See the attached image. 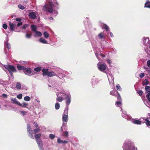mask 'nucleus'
<instances>
[{
	"label": "nucleus",
	"mask_w": 150,
	"mask_h": 150,
	"mask_svg": "<svg viewBox=\"0 0 150 150\" xmlns=\"http://www.w3.org/2000/svg\"><path fill=\"white\" fill-rule=\"evenodd\" d=\"M42 75L44 76L48 71V69H42Z\"/></svg>",
	"instance_id": "412c9836"
},
{
	"label": "nucleus",
	"mask_w": 150,
	"mask_h": 150,
	"mask_svg": "<svg viewBox=\"0 0 150 150\" xmlns=\"http://www.w3.org/2000/svg\"><path fill=\"white\" fill-rule=\"evenodd\" d=\"M31 34L26 33V37L27 38H30L31 37Z\"/></svg>",
	"instance_id": "de8ad7c7"
},
{
	"label": "nucleus",
	"mask_w": 150,
	"mask_h": 150,
	"mask_svg": "<svg viewBox=\"0 0 150 150\" xmlns=\"http://www.w3.org/2000/svg\"><path fill=\"white\" fill-rule=\"evenodd\" d=\"M19 105L22 107L26 108V106L28 105V104L25 102H23L22 104L20 103V105Z\"/></svg>",
	"instance_id": "393cba45"
},
{
	"label": "nucleus",
	"mask_w": 150,
	"mask_h": 150,
	"mask_svg": "<svg viewBox=\"0 0 150 150\" xmlns=\"http://www.w3.org/2000/svg\"><path fill=\"white\" fill-rule=\"evenodd\" d=\"M24 100L25 101H28L30 100V98L28 96H26L24 98Z\"/></svg>",
	"instance_id": "c756f323"
},
{
	"label": "nucleus",
	"mask_w": 150,
	"mask_h": 150,
	"mask_svg": "<svg viewBox=\"0 0 150 150\" xmlns=\"http://www.w3.org/2000/svg\"><path fill=\"white\" fill-rule=\"evenodd\" d=\"M28 26L29 25L28 24H25L22 27V28H23L25 29L27 28Z\"/></svg>",
	"instance_id": "c03bdc74"
},
{
	"label": "nucleus",
	"mask_w": 150,
	"mask_h": 150,
	"mask_svg": "<svg viewBox=\"0 0 150 150\" xmlns=\"http://www.w3.org/2000/svg\"><path fill=\"white\" fill-rule=\"evenodd\" d=\"M107 77L110 84L111 85L112 84L114 86V78L113 77L112 75L110 73L108 74H107Z\"/></svg>",
	"instance_id": "1a4fd4ad"
},
{
	"label": "nucleus",
	"mask_w": 150,
	"mask_h": 150,
	"mask_svg": "<svg viewBox=\"0 0 150 150\" xmlns=\"http://www.w3.org/2000/svg\"><path fill=\"white\" fill-rule=\"evenodd\" d=\"M16 21H17L20 22L21 21V19L19 18H17L16 19Z\"/></svg>",
	"instance_id": "052dcab7"
},
{
	"label": "nucleus",
	"mask_w": 150,
	"mask_h": 150,
	"mask_svg": "<svg viewBox=\"0 0 150 150\" xmlns=\"http://www.w3.org/2000/svg\"><path fill=\"white\" fill-rule=\"evenodd\" d=\"M0 64L1 65V67L4 69V67L8 70L9 72L16 71L15 67L13 66L10 65H4L1 63Z\"/></svg>",
	"instance_id": "7ed1b4c3"
},
{
	"label": "nucleus",
	"mask_w": 150,
	"mask_h": 150,
	"mask_svg": "<svg viewBox=\"0 0 150 150\" xmlns=\"http://www.w3.org/2000/svg\"><path fill=\"white\" fill-rule=\"evenodd\" d=\"M116 87H117V89L118 90H120L121 88H120V85L119 84H117V85Z\"/></svg>",
	"instance_id": "8fccbe9b"
},
{
	"label": "nucleus",
	"mask_w": 150,
	"mask_h": 150,
	"mask_svg": "<svg viewBox=\"0 0 150 150\" xmlns=\"http://www.w3.org/2000/svg\"><path fill=\"white\" fill-rule=\"evenodd\" d=\"M41 67H38L34 69V70L35 71L39 72L41 71Z\"/></svg>",
	"instance_id": "c85d7f7f"
},
{
	"label": "nucleus",
	"mask_w": 150,
	"mask_h": 150,
	"mask_svg": "<svg viewBox=\"0 0 150 150\" xmlns=\"http://www.w3.org/2000/svg\"><path fill=\"white\" fill-rule=\"evenodd\" d=\"M43 10L50 13L52 12H53V10L52 4H50L45 5L43 7Z\"/></svg>",
	"instance_id": "423d86ee"
},
{
	"label": "nucleus",
	"mask_w": 150,
	"mask_h": 150,
	"mask_svg": "<svg viewBox=\"0 0 150 150\" xmlns=\"http://www.w3.org/2000/svg\"><path fill=\"white\" fill-rule=\"evenodd\" d=\"M98 37L100 39H104L105 38V35L104 33H101L98 35Z\"/></svg>",
	"instance_id": "6ab92c4d"
},
{
	"label": "nucleus",
	"mask_w": 150,
	"mask_h": 150,
	"mask_svg": "<svg viewBox=\"0 0 150 150\" xmlns=\"http://www.w3.org/2000/svg\"><path fill=\"white\" fill-rule=\"evenodd\" d=\"M149 38L148 37H144L143 38V44L144 45L147 44L149 41Z\"/></svg>",
	"instance_id": "2eb2a0df"
},
{
	"label": "nucleus",
	"mask_w": 150,
	"mask_h": 150,
	"mask_svg": "<svg viewBox=\"0 0 150 150\" xmlns=\"http://www.w3.org/2000/svg\"><path fill=\"white\" fill-rule=\"evenodd\" d=\"M68 133L67 131L65 132L64 134V136H66L67 137L68 136Z\"/></svg>",
	"instance_id": "864d4df0"
},
{
	"label": "nucleus",
	"mask_w": 150,
	"mask_h": 150,
	"mask_svg": "<svg viewBox=\"0 0 150 150\" xmlns=\"http://www.w3.org/2000/svg\"><path fill=\"white\" fill-rule=\"evenodd\" d=\"M100 55L101 57H105V55L102 54H100Z\"/></svg>",
	"instance_id": "774afa93"
},
{
	"label": "nucleus",
	"mask_w": 150,
	"mask_h": 150,
	"mask_svg": "<svg viewBox=\"0 0 150 150\" xmlns=\"http://www.w3.org/2000/svg\"><path fill=\"white\" fill-rule=\"evenodd\" d=\"M103 28L105 29L107 31H108L109 30L108 26L106 25H104L103 27Z\"/></svg>",
	"instance_id": "e433bc0d"
},
{
	"label": "nucleus",
	"mask_w": 150,
	"mask_h": 150,
	"mask_svg": "<svg viewBox=\"0 0 150 150\" xmlns=\"http://www.w3.org/2000/svg\"><path fill=\"white\" fill-rule=\"evenodd\" d=\"M60 107V105L58 103H56L55 104V108L56 110L58 109Z\"/></svg>",
	"instance_id": "473e14b6"
},
{
	"label": "nucleus",
	"mask_w": 150,
	"mask_h": 150,
	"mask_svg": "<svg viewBox=\"0 0 150 150\" xmlns=\"http://www.w3.org/2000/svg\"><path fill=\"white\" fill-rule=\"evenodd\" d=\"M41 134H38L35 135V137L38 144L40 150H44L43 145L41 139H38L41 136Z\"/></svg>",
	"instance_id": "f03ea898"
},
{
	"label": "nucleus",
	"mask_w": 150,
	"mask_h": 150,
	"mask_svg": "<svg viewBox=\"0 0 150 150\" xmlns=\"http://www.w3.org/2000/svg\"><path fill=\"white\" fill-rule=\"evenodd\" d=\"M122 147L124 150H135L133 142L128 140L125 142Z\"/></svg>",
	"instance_id": "f257e3e1"
},
{
	"label": "nucleus",
	"mask_w": 150,
	"mask_h": 150,
	"mask_svg": "<svg viewBox=\"0 0 150 150\" xmlns=\"http://www.w3.org/2000/svg\"><path fill=\"white\" fill-rule=\"evenodd\" d=\"M31 28L32 30L34 32H35L37 31L36 30L37 29V28L35 25H31Z\"/></svg>",
	"instance_id": "5701e85b"
},
{
	"label": "nucleus",
	"mask_w": 150,
	"mask_h": 150,
	"mask_svg": "<svg viewBox=\"0 0 150 150\" xmlns=\"http://www.w3.org/2000/svg\"><path fill=\"white\" fill-rule=\"evenodd\" d=\"M16 21L14 22L13 23H10L9 26L11 30H13L14 29L15 26L16 25Z\"/></svg>",
	"instance_id": "4468645a"
},
{
	"label": "nucleus",
	"mask_w": 150,
	"mask_h": 150,
	"mask_svg": "<svg viewBox=\"0 0 150 150\" xmlns=\"http://www.w3.org/2000/svg\"><path fill=\"white\" fill-rule=\"evenodd\" d=\"M57 143L59 144L63 143V141H62L60 138H58L57 139Z\"/></svg>",
	"instance_id": "ea45409f"
},
{
	"label": "nucleus",
	"mask_w": 150,
	"mask_h": 150,
	"mask_svg": "<svg viewBox=\"0 0 150 150\" xmlns=\"http://www.w3.org/2000/svg\"><path fill=\"white\" fill-rule=\"evenodd\" d=\"M22 94H19L17 96V98L19 99H21L22 98Z\"/></svg>",
	"instance_id": "a19ab883"
},
{
	"label": "nucleus",
	"mask_w": 150,
	"mask_h": 150,
	"mask_svg": "<svg viewBox=\"0 0 150 150\" xmlns=\"http://www.w3.org/2000/svg\"><path fill=\"white\" fill-rule=\"evenodd\" d=\"M68 109H65L64 110V113L63 114L62 120L63 122H67L68 120Z\"/></svg>",
	"instance_id": "0eeeda50"
},
{
	"label": "nucleus",
	"mask_w": 150,
	"mask_h": 150,
	"mask_svg": "<svg viewBox=\"0 0 150 150\" xmlns=\"http://www.w3.org/2000/svg\"><path fill=\"white\" fill-rule=\"evenodd\" d=\"M40 131V128H38L37 129H34L33 132V133H36L39 132Z\"/></svg>",
	"instance_id": "2f4dec72"
},
{
	"label": "nucleus",
	"mask_w": 150,
	"mask_h": 150,
	"mask_svg": "<svg viewBox=\"0 0 150 150\" xmlns=\"http://www.w3.org/2000/svg\"><path fill=\"white\" fill-rule=\"evenodd\" d=\"M95 54L96 55V57L97 58H98V59H99V58H98V53L97 52L95 53Z\"/></svg>",
	"instance_id": "338daca9"
},
{
	"label": "nucleus",
	"mask_w": 150,
	"mask_h": 150,
	"mask_svg": "<svg viewBox=\"0 0 150 150\" xmlns=\"http://www.w3.org/2000/svg\"><path fill=\"white\" fill-rule=\"evenodd\" d=\"M146 71L147 72L148 74L150 75V69L149 68L147 69V70H146Z\"/></svg>",
	"instance_id": "bf43d9fd"
},
{
	"label": "nucleus",
	"mask_w": 150,
	"mask_h": 150,
	"mask_svg": "<svg viewBox=\"0 0 150 150\" xmlns=\"http://www.w3.org/2000/svg\"><path fill=\"white\" fill-rule=\"evenodd\" d=\"M137 93L139 95L141 96L142 95L143 92L141 90H139L137 91Z\"/></svg>",
	"instance_id": "a18cd8bd"
},
{
	"label": "nucleus",
	"mask_w": 150,
	"mask_h": 150,
	"mask_svg": "<svg viewBox=\"0 0 150 150\" xmlns=\"http://www.w3.org/2000/svg\"><path fill=\"white\" fill-rule=\"evenodd\" d=\"M117 98L118 100L119 101L120 100V101H122V100H121V97H120V94L119 93H118V95L117 97Z\"/></svg>",
	"instance_id": "37998d69"
},
{
	"label": "nucleus",
	"mask_w": 150,
	"mask_h": 150,
	"mask_svg": "<svg viewBox=\"0 0 150 150\" xmlns=\"http://www.w3.org/2000/svg\"><path fill=\"white\" fill-rule=\"evenodd\" d=\"M61 94H63L64 95L65 94V91H62L60 92L57 93V100L59 102H61L64 99V98H63L62 97H58V96H62V95H61Z\"/></svg>",
	"instance_id": "6e6552de"
},
{
	"label": "nucleus",
	"mask_w": 150,
	"mask_h": 150,
	"mask_svg": "<svg viewBox=\"0 0 150 150\" xmlns=\"http://www.w3.org/2000/svg\"><path fill=\"white\" fill-rule=\"evenodd\" d=\"M146 91L148 92H150V87L149 86H146L145 88Z\"/></svg>",
	"instance_id": "c9c22d12"
},
{
	"label": "nucleus",
	"mask_w": 150,
	"mask_h": 150,
	"mask_svg": "<svg viewBox=\"0 0 150 150\" xmlns=\"http://www.w3.org/2000/svg\"><path fill=\"white\" fill-rule=\"evenodd\" d=\"M50 138L52 139H54L55 137V136L53 134H50L49 135Z\"/></svg>",
	"instance_id": "4c0bfd02"
},
{
	"label": "nucleus",
	"mask_w": 150,
	"mask_h": 150,
	"mask_svg": "<svg viewBox=\"0 0 150 150\" xmlns=\"http://www.w3.org/2000/svg\"><path fill=\"white\" fill-rule=\"evenodd\" d=\"M16 88L18 90L21 89V85L20 82L17 83L16 85Z\"/></svg>",
	"instance_id": "bb28decb"
},
{
	"label": "nucleus",
	"mask_w": 150,
	"mask_h": 150,
	"mask_svg": "<svg viewBox=\"0 0 150 150\" xmlns=\"http://www.w3.org/2000/svg\"><path fill=\"white\" fill-rule=\"evenodd\" d=\"M2 96H3V97L5 98H7V95L6 94H3L2 95Z\"/></svg>",
	"instance_id": "4d7b16f0"
},
{
	"label": "nucleus",
	"mask_w": 150,
	"mask_h": 150,
	"mask_svg": "<svg viewBox=\"0 0 150 150\" xmlns=\"http://www.w3.org/2000/svg\"><path fill=\"white\" fill-rule=\"evenodd\" d=\"M149 83V82L146 79H145L143 81V85H147Z\"/></svg>",
	"instance_id": "7c9ffc66"
},
{
	"label": "nucleus",
	"mask_w": 150,
	"mask_h": 150,
	"mask_svg": "<svg viewBox=\"0 0 150 150\" xmlns=\"http://www.w3.org/2000/svg\"><path fill=\"white\" fill-rule=\"evenodd\" d=\"M21 113L23 115H24L26 113V112L25 111H21Z\"/></svg>",
	"instance_id": "680f3d73"
},
{
	"label": "nucleus",
	"mask_w": 150,
	"mask_h": 150,
	"mask_svg": "<svg viewBox=\"0 0 150 150\" xmlns=\"http://www.w3.org/2000/svg\"><path fill=\"white\" fill-rule=\"evenodd\" d=\"M144 104L147 106H148V105H149L148 103H147V102L146 101H144Z\"/></svg>",
	"instance_id": "69168bd1"
},
{
	"label": "nucleus",
	"mask_w": 150,
	"mask_h": 150,
	"mask_svg": "<svg viewBox=\"0 0 150 150\" xmlns=\"http://www.w3.org/2000/svg\"><path fill=\"white\" fill-rule=\"evenodd\" d=\"M3 27L4 29H6L7 28V25L6 24H4L3 25Z\"/></svg>",
	"instance_id": "09e8293b"
},
{
	"label": "nucleus",
	"mask_w": 150,
	"mask_h": 150,
	"mask_svg": "<svg viewBox=\"0 0 150 150\" xmlns=\"http://www.w3.org/2000/svg\"><path fill=\"white\" fill-rule=\"evenodd\" d=\"M121 101H117L116 102V105L117 106H118L119 105H121L122 104V103Z\"/></svg>",
	"instance_id": "f704fd0d"
},
{
	"label": "nucleus",
	"mask_w": 150,
	"mask_h": 150,
	"mask_svg": "<svg viewBox=\"0 0 150 150\" xmlns=\"http://www.w3.org/2000/svg\"><path fill=\"white\" fill-rule=\"evenodd\" d=\"M43 34L45 38L47 39L49 38V35L47 32H44Z\"/></svg>",
	"instance_id": "4be33fe9"
},
{
	"label": "nucleus",
	"mask_w": 150,
	"mask_h": 150,
	"mask_svg": "<svg viewBox=\"0 0 150 150\" xmlns=\"http://www.w3.org/2000/svg\"><path fill=\"white\" fill-rule=\"evenodd\" d=\"M145 7L150 8V2L149 1H147L145 4Z\"/></svg>",
	"instance_id": "a878e982"
},
{
	"label": "nucleus",
	"mask_w": 150,
	"mask_h": 150,
	"mask_svg": "<svg viewBox=\"0 0 150 150\" xmlns=\"http://www.w3.org/2000/svg\"><path fill=\"white\" fill-rule=\"evenodd\" d=\"M35 33L36 35L38 36H41L42 35V34L40 32L36 31Z\"/></svg>",
	"instance_id": "cd10ccee"
},
{
	"label": "nucleus",
	"mask_w": 150,
	"mask_h": 150,
	"mask_svg": "<svg viewBox=\"0 0 150 150\" xmlns=\"http://www.w3.org/2000/svg\"><path fill=\"white\" fill-rule=\"evenodd\" d=\"M6 45L7 48L8 49L10 48V44H9L7 42H6Z\"/></svg>",
	"instance_id": "79ce46f5"
},
{
	"label": "nucleus",
	"mask_w": 150,
	"mask_h": 150,
	"mask_svg": "<svg viewBox=\"0 0 150 150\" xmlns=\"http://www.w3.org/2000/svg\"><path fill=\"white\" fill-rule=\"evenodd\" d=\"M27 131L29 132L30 134V135H29V136L33 139V134H32V132L31 131V128L30 126V125L29 124H28L27 125Z\"/></svg>",
	"instance_id": "f8f14e48"
},
{
	"label": "nucleus",
	"mask_w": 150,
	"mask_h": 150,
	"mask_svg": "<svg viewBox=\"0 0 150 150\" xmlns=\"http://www.w3.org/2000/svg\"><path fill=\"white\" fill-rule=\"evenodd\" d=\"M11 100L15 103L18 105H20V103L17 101L15 98H12L11 99Z\"/></svg>",
	"instance_id": "aec40b11"
},
{
	"label": "nucleus",
	"mask_w": 150,
	"mask_h": 150,
	"mask_svg": "<svg viewBox=\"0 0 150 150\" xmlns=\"http://www.w3.org/2000/svg\"><path fill=\"white\" fill-rule=\"evenodd\" d=\"M147 65L149 67H150V60H149L147 62Z\"/></svg>",
	"instance_id": "13d9d810"
},
{
	"label": "nucleus",
	"mask_w": 150,
	"mask_h": 150,
	"mask_svg": "<svg viewBox=\"0 0 150 150\" xmlns=\"http://www.w3.org/2000/svg\"><path fill=\"white\" fill-rule=\"evenodd\" d=\"M23 72L26 74H28L30 75H32L35 74V73L32 72L30 68H26L25 67Z\"/></svg>",
	"instance_id": "9d476101"
},
{
	"label": "nucleus",
	"mask_w": 150,
	"mask_h": 150,
	"mask_svg": "<svg viewBox=\"0 0 150 150\" xmlns=\"http://www.w3.org/2000/svg\"><path fill=\"white\" fill-rule=\"evenodd\" d=\"M97 65L99 70L106 74L107 73L106 71H105L107 68V66L105 64H101L100 62H99Z\"/></svg>",
	"instance_id": "20e7f679"
},
{
	"label": "nucleus",
	"mask_w": 150,
	"mask_h": 150,
	"mask_svg": "<svg viewBox=\"0 0 150 150\" xmlns=\"http://www.w3.org/2000/svg\"><path fill=\"white\" fill-rule=\"evenodd\" d=\"M106 61L109 65H110V64L111 63V61L109 59H107Z\"/></svg>",
	"instance_id": "603ef678"
},
{
	"label": "nucleus",
	"mask_w": 150,
	"mask_h": 150,
	"mask_svg": "<svg viewBox=\"0 0 150 150\" xmlns=\"http://www.w3.org/2000/svg\"><path fill=\"white\" fill-rule=\"evenodd\" d=\"M56 74L53 71H49V77H52L56 75Z\"/></svg>",
	"instance_id": "b1692460"
},
{
	"label": "nucleus",
	"mask_w": 150,
	"mask_h": 150,
	"mask_svg": "<svg viewBox=\"0 0 150 150\" xmlns=\"http://www.w3.org/2000/svg\"><path fill=\"white\" fill-rule=\"evenodd\" d=\"M17 68L18 70H23L24 71V69L25 68V67L23 66H21L19 64H17Z\"/></svg>",
	"instance_id": "f3484780"
},
{
	"label": "nucleus",
	"mask_w": 150,
	"mask_h": 150,
	"mask_svg": "<svg viewBox=\"0 0 150 150\" xmlns=\"http://www.w3.org/2000/svg\"><path fill=\"white\" fill-rule=\"evenodd\" d=\"M110 94L112 95H114V91H111L110 92Z\"/></svg>",
	"instance_id": "0e129e2a"
},
{
	"label": "nucleus",
	"mask_w": 150,
	"mask_h": 150,
	"mask_svg": "<svg viewBox=\"0 0 150 150\" xmlns=\"http://www.w3.org/2000/svg\"><path fill=\"white\" fill-rule=\"evenodd\" d=\"M144 120L145 121L143 122V123H144L145 122H146V125L147 126H150V121L147 118L145 119L144 118Z\"/></svg>",
	"instance_id": "a211bd4d"
},
{
	"label": "nucleus",
	"mask_w": 150,
	"mask_h": 150,
	"mask_svg": "<svg viewBox=\"0 0 150 150\" xmlns=\"http://www.w3.org/2000/svg\"><path fill=\"white\" fill-rule=\"evenodd\" d=\"M144 76V73H141L139 75V76L141 78L143 77Z\"/></svg>",
	"instance_id": "49530a36"
},
{
	"label": "nucleus",
	"mask_w": 150,
	"mask_h": 150,
	"mask_svg": "<svg viewBox=\"0 0 150 150\" xmlns=\"http://www.w3.org/2000/svg\"><path fill=\"white\" fill-rule=\"evenodd\" d=\"M22 24V22H20L18 23L17 25L18 27H19Z\"/></svg>",
	"instance_id": "6e6d98bb"
},
{
	"label": "nucleus",
	"mask_w": 150,
	"mask_h": 150,
	"mask_svg": "<svg viewBox=\"0 0 150 150\" xmlns=\"http://www.w3.org/2000/svg\"><path fill=\"white\" fill-rule=\"evenodd\" d=\"M59 78H61V77H62V78H63V77H64V76L62 74H59Z\"/></svg>",
	"instance_id": "e2e57ef3"
},
{
	"label": "nucleus",
	"mask_w": 150,
	"mask_h": 150,
	"mask_svg": "<svg viewBox=\"0 0 150 150\" xmlns=\"http://www.w3.org/2000/svg\"><path fill=\"white\" fill-rule=\"evenodd\" d=\"M18 7L19 8L22 10H23L25 9L24 6L21 4L18 5Z\"/></svg>",
	"instance_id": "72a5a7b5"
},
{
	"label": "nucleus",
	"mask_w": 150,
	"mask_h": 150,
	"mask_svg": "<svg viewBox=\"0 0 150 150\" xmlns=\"http://www.w3.org/2000/svg\"><path fill=\"white\" fill-rule=\"evenodd\" d=\"M65 97L64 99H66L65 103L66 105L67 106V108L68 109V106L70 104L71 101V96L70 94H65L64 95Z\"/></svg>",
	"instance_id": "39448f33"
},
{
	"label": "nucleus",
	"mask_w": 150,
	"mask_h": 150,
	"mask_svg": "<svg viewBox=\"0 0 150 150\" xmlns=\"http://www.w3.org/2000/svg\"><path fill=\"white\" fill-rule=\"evenodd\" d=\"M21 64H28L27 62L25 61H22L21 62Z\"/></svg>",
	"instance_id": "5fc2aeb1"
},
{
	"label": "nucleus",
	"mask_w": 150,
	"mask_h": 150,
	"mask_svg": "<svg viewBox=\"0 0 150 150\" xmlns=\"http://www.w3.org/2000/svg\"><path fill=\"white\" fill-rule=\"evenodd\" d=\"M122 112H123V115H122V117H126V112H123V111H122Z\"/></svg>",
	"instance_id": "3c124183"
},
{
	"label": "nucleus",
	"mask_w": 150,
	"mask_h": 150,
	"mask_svg": "<svg viewBox=\"0 0 150 150\" xmlns=\"http://www.w3.org/2000/svg\"><path fill=\"white\" fill-rule=\"evenodd\" d=\"M39 41L43 44H47V42L45 39L43 38H41L39 40Z\"/></svg>",
	"instance_id": "dca6fc26"
},
{
	"label": "nucleus",
	"mask_w": 150,
	"mask_h": 150,
	"mask_svg": "<svg viewBox=\"0 0 150 150\" xmlns=\"http://www.w3.org/2000/svg\"><path fill=\"white\" fill-rule=\"evenodd\" d=\"M29 16L30 18L34 19L36 17V13L35 12H30L29 14Z\"/></svg>",
	"instance_id": "ddd939ff"
},
{
	"label": "nucleus",
	"mask_w": 150,
	"mask_h": 150,
	"mask_svg": "<svg viewBox=\"0 0 150 150\" xmlns=\"http://www.w3.org/2000/svg\"><path fill=\"white\" fill-rule=\"evenodd\" d=\"M146 97L148 99L149 101L150 102V92H148V94L146 95Z\"/></svg>",
	"instance_id": "58836bf2"
},
{
	"label": "nucleus",
	"mask_w": 150,
	"mask_h": 150,
	"mask_svg": "<svg viewBox=\"0 0 150 150\" xmlns=\"http://www.w3.org/2000/svg\"><path fill=\"white\" fill-rule=\"evenodd\" d=\"M143 120H144V118H141L140 119V120H137L136 119L132 120V121L133 123L137 125L141 124L142 123V122H143Z\"/></svg>",
	"instance_id": "9b49d317"
}]
</instances>
